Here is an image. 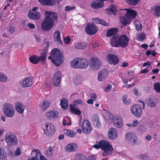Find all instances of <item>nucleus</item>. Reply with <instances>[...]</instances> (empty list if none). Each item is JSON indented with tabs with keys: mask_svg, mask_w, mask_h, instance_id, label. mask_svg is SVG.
Here are the masks:
<instances>
[{
	"mask_svg": "<svg viewBox=\"0 0 160 160\" xmlns=\"http://www.w3.org/2000/svg\"><path fill=\"white\" fill-rule=\"evenodd\" d=\"M38 56L35 55H33L31 56L29 58V59L31 63L34 64H37L38 63Z\"/></svg>",
	"mask_w": 160,
	"mask_h": 160,
	"instance_id": "36",
	"label": "nucleus"
},
{
	"mask_svg": "<svg viewBox=\"0 0 160 160\" xmlns=\"http://www.w3.org/2000/svg\"><path fill=\"white\" fill-rule=\"evenodd\" d=\"M108 138L111 140L115 139L117 137V130L114 128H111L108 129Z\"/></svg>",
	"mask_w": 160,
	"mask_h": 160,
	"instance_id": "18",
	"label": "nucleus"
},
{
	"mask_svg": "<svg viewBox=\"0 0 160 160\" xmlns=\"http://www.w3.org/2000/svg\"><path fill=\"white\" fill-rule=\"evenodd\" d=\"M120 22L122 24V27H124L130 23V20L127 18L126 17L120 16Z\"/></svg>",
	"mask_w": 160,
	"mask_h": 160,
	"instance_id": "30",
	"label": "nucleus"
},
{
	"mask_svg": "<svg viewBox=\"0 0 160 160\" xmlns=\"http://www.w3.org/2000/svg\"><path fill=\"white\" fill-rule=\"evenodd\" d=\"M4 149L1 148H0V158L1 159H4L6 157V154L4 152Z\"/></svg>",
	"mask_w": 160,
	"mask_h": 160,
	"instance_id": "50",
	"label": "nucleus"
},
{
	"mask_svg": "<svg viewBox=\"0 0 160 160\" xmlns=\"http://www.w3.org/2000/svg\"><path fill=\"white\" fill-rule=\"evenodd\" d=\"M63 133L66 136H68L70 137H75L76 134V133L73 131L68 130V129H65L63 130Z\"/></svg>",
	"mask_w": 160,
	"mask_h": 160,
	"instance_id": "33",
	"label": "nucleus"
},
{
	"mask_svg": "<svg viewBox=\"0 0 160 160\" xmlns=\"http://www.w3.org/2000/svg\"><path fill=\"white\" fill-rule=\"evenodd\" d=\"M70 111L73 113L80 115L81 114V112L80 110L78 109L75 108L72 105H69Z\"/></svg>",
	"mask_w": 160,
	"mask_h": 160,
	"instance_id": "37",
	"label": "nucleus"
},
{
	"mask_svg": "<svg viewBox=\"0 0 160 160\" xmlns=\"http://www.w3.org/2000/svg\"><path fill=\"white\" fill-rule=\"evenodd\" d=\"M145 102L148 106L151 107H155L157 104L156 101L151 98H149L148 99H146Z\"/></svg>",
	"mask_w": 160,
	"mask_h": 160,
	"instance_id": "28",
	"label": "nucleus"
},
{
	"mask_svg": "<svg viewBox=\"0 0 160 160\" xmlns=\"http://www.w3.org/2000/svg\"><path fill=\"white\" fill-rule=\"evenodd\" d=\"M8 79L7 77L3 73L0 72V81L2 82H6Z\"/></svg>",
	"mask_w": 160,
	"mask_h": 160,
	"instance_id": "49",
	"label": "nucleus"
},
{
	"mask_svg": "<svg viewBox=\"0 0 160 160\" xmlns=\"http://www.w3.org/2000/svg\"><path fill=\"white\" fill-rule=\"evenodd\" d=\"M54 148L49 147L48 149L46 151V154L49 156H52L53 155Z\"/></svg>",
	"mask_w": 160,
	"mask_h": 160,
	"instance_id": "46",
	"label": "nucleus"
},
{
	"mask_svg": "<svg viewBox=\"0 0 160 160\" xmlns=\"http://www.w3.org/2000/svg\"><path fill=\"white\" fill-rule=\"evenodd\" d=\"M47 51H42L40 53L41 56L40 57H38V62L39 61H41L43 64H44L47 57Z\"/></svg>",
	"mask_w": 160,
	"mask_h": 160,
	"instance_id": "29",
	"label": "nucleus"
},
{
	"mask_svg": "<svg viewBox=\"0 0 160 160\" xmlns=\"http://www.w3.org/2000/svg\"><path fill=\"white\" fill-rule=\"evenodd\" d=\"M32 84V78H26L20 82V86L23 88L30 87Z\"/></svg>",
	"mask_w": 160,
	"mask_h": 160,
	"instance_id": "14",
	"label": "nucleus"
},
{
	"mask_svg": "<svg viewBox=\"0 0 160 160\" xmlns=\"http://www.w3.org/2000/svg\"><path fill=\"white\" fill-rule=\"evenodd\" d=\"M138 130L140 131L141 132L143 133L146 131V128L144 125H141L138 128Z\"/></svg>",
	"mask_w": 160,
	"mask_h": 160,
	"instance_id": "53",
	"label": "nucleus"
},
{
	"mask_svg": "<svg viewBox=\"0 0 160 160\" xmlns=\"http://www.w3.org/2000/svg\"><path fill=\"white\" fill-rule=\"evenodd\" d=\"M78 145L75 143L68 144L65 147V150L67 152H75L78 149Z\"/></svg>",
	"mask_w": 160,
	"mask_h": 160,
	"instance_id": "22",
	"label": "nucleus"
},
{
	"mask_svg": "<svg viewBox=\"0 0 160 160\" xmlns=\"http://www.w3.org/2000/svg\"><path fill=\"white\" fill-rule=\"evenodd\" d=\"M28 16L29 18L31 19L37 20L41 18V14L38 12H28Z\"/></svg>",
	"mask_w": 160,
	"mask_h": 160,
	"instance_id": "23",
	"label": "nucleus"
},
{
	"mask_svg": "<svg viewBox=\"0 0 160 160\" xmlns=\"http://www.w3.org/2000/svg\"><path fill=\"white\" fill-rule=\"evenodd\" d=\"M82 128L83 132L88 134L90 133L92 130L91 125L89 121L84 119L82 123Z\"/></svg>",
	"mask_w": 160,
	"mask_h": 160,
	"instance_id": "10",
	"label": "nucleus"
},
{
	"mask_svg": "<svg viewBox=\"0 0 160 160\" xmlns=\"http://www.w3.org/2000/svg\"><path fill=\"white\" fill-rule=\"evenodd\" d=\"M141 157L142 158V160H148V157L145 155H141Z\"/></svg>",
	"mask_w": 160,
	"mask_h": 160,
	"instance_id": "62",
	"label": "nucleus"
},
{
	"mask_svg": "<svg viewBox=\"0 0 160 160\" xmlns=\"http://www.w3.org/2000/svg\"><path fill=\"white\" fill-rule=\"evenodd\" d=\"M27 25L29 28L32 29H34L35 28V25L31 23H28Z\"/></svg>",
	"mask_w": 160,
	"mask_h": 160,
	"instance_id": "63",
	"label": "nucleus"
},
{
	"mask_svg": "<svg viewBox=\"0 0 160 160\" xmlns=\"http://www.w3.org/2000/svg\"><path fill=\"white\" fill-rule=\"evenodd\" d=\"M74 82L76 84L78 85L82 83V76L80 75H77L74 78Z\"/></svg>",
	"mask_w": 160,
	"mask_h": 160,
	"instance_id": "38",
	"label": "nucleus"
},
{
	"mask_svg": "<svg viewBox=\"0 0 160 160\" xmlns=\"http://www.w3.org/2000/svg\"><path fill=\"white\" fill-rule=\"evenodd\" d=\"M62 124L63 126H66L67 125H70L71 124V122L70 123L67 122V120L65 119H63L62 122Z\"/></svg>",
	"mask_w": 160,
	"mask_h": 160,
	"instance_id": "60",
	"label": "nucleus"
},
{
	"mask_svg": "<svg viewBox=\"0 0 160 160\" xmlns=\"http://www.w3.org/2000/svg\"><path fill=\"white\" fill-rule=\"evenodd\" d=\"M15 107L17 112L20 114L23 113L25 107L20 102H17L15 104Z\"/></svg>",
	"mask_w": 160,
	"mask_h": 160,
	"instance_id": "25",
	"label": "nucleus"
},
{
	"mask_svg": "<svg viewBox=\"0 0 160 160\" xmlns=\"http://www.w3.org/2000/svg\"><path fill=\"white\" fill-rule=\"evenodd\" d=\"M15 28L12 26H10L8 29V31L10 33H12L14 31Z\"/></svg>",
	"mask_w": 160,
	"mask_h": 160,
	"instance_id": "57",
	"label": "nucleus"
},
{
	"mask_svg": "<svg viewBox=\"0 0 160 160\" xmlns=\"http://www.w3.org/2000/svg\"><path fill=\"white\" fill-rule=\"evenodd\" d=\"M108 12L113 13L114 14H116V12L117 11V7L115 5H112L108 8Z\"/></svg>",
	"mask_w": 160,
	"mask_h": 160,
	"instance_id": "40",
	"label": "nucleus"
},
{
	"mask_svg": "<svg viewBox=\"0 0 160 160\" xmlns=\"http://www.w3.org/2000/svg\"><path fill=\"white\" fill-rule=\"evenodd\" d=\"M92 8L95 9H98L102 7L104 5V3H102L101 0H95L93 1L90 4Z\"/></svg>",
	"mask_w": 160,
	"mask_h": 160,
	"instance_id": "21",
	"label": "nucleus"
},
{
	"mask_svg": "<svg viewBox=\"0 0 160 160\" xmlns=\"http://www.w3.org/2000/svg\"><path fill=\"white\" fill-rule=\"evenodd\" d=\"M52 56L48 57L49 59H52V62L57 67L60 65L64 61L63 55L62 52L58 48L53 49L50 53Z\"/></svg>",
	"mask_w": 160,
	"mask_h": 160,
	"instance_id": "2",
	"label": "nucleus"
},
{
	"mask_svg": "<svg viewBox=\"0 0 160 160\" xmlns=\"http://www.w3.org/2000/svg\"><path fill=\"white\" fill-rule=\"evenodd\" d=\"M45 17L42 23L41 28L43 30L47 31L52 28L54 22H57L58 15L56 13L51 11H46Z\"/></svg>",
	"mask_w": 160,
	"mask_h": 160,
	"instance_id": "1",
	"label": "nucleus"
},
{
	"mask_svg": "<svg viewBox=\"0 0 160 160\" xmlns=\"http://www.w3.org/2000/svg\"><path fill=\"white\" fill-rule=\"evenodd\" d=\"M75 159L76 160H86V158L82 154H77L75 155Z\"/></svg>",
	"mask_w": 160,
	"mask_h": 160,
	"instance_id": "44",
	"label": "nucleus"
},
{
	"mask_svg": "<svg viewBox=\"0 0 160 160\" xmlns=\"http://www.w3.org/2000/svg\"><path fill=\"white\" fill-rule=\"evenodd\" d=\"M71 66L75 68L86 69L89 64L88 60L81 58H76L70 62Z\"/></svg>",
	"mask_w": 160,
	"mask_h": 160,
	"instance_id": "3",
	"label": "nucleus"
},
{
	"mask_svg": "<svg viewBox=\"0 0 160 160\" xmlns=\"http://www.w3.org/2000/svg\"><path fill=\"white\" fill-rule=\"evenodd\" d=\"M145 34L140 33L137 35V38L138 40L142 41L145 39Z\"/></svg>",
	"mask_w": 160,
	"mask_h": 160,
	"instance_id": "51",
	"label": "nucleus"
},
{
	"mask_svg": "<svg viewBox=\"0 0 160 160\" xmlns=\"http://www.w3.org/2000/svg\"><path fill=\"white\" fill-rule=\"evenodd\" d=\"M107 61L111 64L116 65L119 62L118 57L115 54H109L107 56Z\"/></svg>",
	"mask_w": 160,
	"mask_h": 160,
	"instance_id": "17",
	"label": "nucleus"
},
{
	"mask_svg": "<svg viewBox=\"0 0 160 160\" xmlns=\"http://www.w3.org/2000/svg\"><path fill=\"white\" fill-rule=\"evenodd\" d=\"M126 3L129 5L134 6L137 5L140 0H125Z\"/></svg>",
	"mask_w": 160,
	"mask_h": 160,
	"instance_id": "43",
	"label": "nucleus"
},
{
	"mask_svg": "<svg viewBox=\"0 0 160 160\" xmlns=\"http://www.w3.org/2000/svg\"><path fill=\"white\" fill-rule=\"evenodd\" d=\"M3 111L4 114L7 117H12L14 114V108L11 104L6 103L3 106Z\"/></svg>",
	"mask_w": 160,
	"mask_h": 160,
	"instance_id": "5",
	"label": "nucleus"
},
{
	"mask_svg": "<svg viewBox=\"0 0 160 160\" xmlns=\"http://www.w3.org/2000/svg\"><path fill=\"white\" fill-rule=\"evenodd\" d=\"M51 42H46L45 44L44 45H46L45 46L44 48L43 49V51H47V50L48 49V47H49V46L51 44Z\"/></svg>",
	"mask_w": 160,
	"mask_h": 160,
	"instance_id": "56",
	"label": "nucleus"
},
{
	"mask_svg": "<svg viewBox=\"0 0 160 160\" xmlns=\"http://www.w3.org/2000/svg\"><path fill=\"white\" fill-rule=\"evenodd\" d=\"M93 19H95L96 20V21H98V23L100 24H101L103 26H109L108 24L106 23L105 21L102 19H100L99 18H93Z\"/></svg>",
	"mask_w": 160,
	"mask_h": 160,
	"instance_id": "45",
	"label": "nucleus"
},
{
	"mask_svg": "<svg viewBox=\"0 0 160 160\" xmlns=\"http://www.w3.org/2000/svg\"><path fill=\"white\" fill-rule=\"evenodd\" d=\"M86 46L87 44L85 42H79L76 44L74 47L77 49H85Z\"/></svg>",
	"mask_w": 160,
	"mask_h": 160,
	"instance_id": "35",
	"label": "nucleus"
},
{
	"mask_svg": "<svg viewBox=\"0 0 160 160\" xmlns=\"http://www.w3.org/2000/svg\"><path fill=\"white\" fill-rule=\"evenodd\" d=\"M126 96H123L122 98V102L125 104H128L130 102L131 100L130 99L126 100Z\"/></svg>",
	"mask_w": 160,
	"mask_h": 160,
	"instance_id": "52",
	"label": "nucleus"
},
{
	"mask_svg": "<svg viewBox=\"0 0 160 160\" xmlns=\"http://www.w3.org/2000/svg\"><path fill=\"white\" fill-rule=\"evenodd\" d=\"M136 28L138 31L140 30L142 28V24L138 21H136L134 22Z\"/></svg>",
	"mask_w": 160,
	"mask_h": 160,
	"instance_id": "48",
	"label": "nucleus"
},
{
	"mask_svg": "<svg viewBox=\"0 0 160 160\" xmlns=\"http://www.w3.org/2000/svg\"><path fill=\"white\" fill-rule=\"evenodd\" d=\"M138 124V121L137 120H135L133 121L132 125L133 127L136 126Z\"/></svg>",
	"mask_w": 160,
	"mask_h": 160,
	"instance_id": "61",
	"label": "nucleus"
},
{
	"mask_svg": "<svg viewBox=\"0 0 160 160\" xmlns=\"http://www.w3.org/2000/svg\"><path fill=\"white\" fill-rule=\"evenodd\" d=\"M119 43V37L117 36H114L111 38L110 41V44L111 45L114 47H118Z\"/></svg>",
	"mask_w": 160,
	"mask_h": 160,
	"instance_id": "26",
	"label": "nucleus"
},
{
	"mask_svg": "<svg viewBox=\"0 0 160 160\" xmlns=\"http://www.w3.org/2000/svg\"><path fill=\"white\" fill-rule=\"evenodd\" d=\"M61 72L60 71L57 72L54 74L53 83L55 86L58 87L59 85L61 78Z\"/></svg>",
	"mask_w": 160,
	"mask_h": 160,
	"instance_id": "16",
	"label": "nucleus"
},
{
	"mask_svg": "<svg viewBox=\"0 0 160 160\" xmlns=\"http://www.w3.org/2000/svg\"><path fill=\"white\" fill-rule=\"evenodd\" d=\"M98 31V28L96 26L92 23H88L87 24L85 29L87 33L89 35H93Z\"/></svg>",
	"mask_w": 160,
	"mask_h": 160,
	"instance_id": "11",
	"label": "nucleus"
},
{
	"mask_svg": "<svg viewBox=\"0 0 160 160\" xmlns=\"http://www.w3.org/2000/svg\"><path fill=\"white\" fill-rule=\"evenodd\" d=\"M82 101L81 99H77L75 100L73 102V105L74 106L78 105L79 104H81L82 103Z\"/></svg>",
	"mask_w": 160,
	"mask_h": 160,
	"instance_id": "54",
	"label": "nucleus"
},
{
	"mask_svg": "<svg viewBox=\"0 0 160 160\" xmlns=\"http://www.w3.org/2000/svg\"><path fill=\"white\" fill-rule=\"evenodd\" d=\"M126 140L132 146H134L137 143L138 138L135 133L133 132H130L126 133L125 135Z\"/></svg>",
	"mask_w": 160,
	"mask_h": 160,
	"instance_id": "6",
	"label": "nucleus"
},
{
	"mask_svg": "<svg viewBox=\"0 0 160 160\" xmlns=\"http://www.w3.org/2000/svg\"><path fill=\"white\" fill-rule=\"evenodd\" d=\"M96 156L95 155L90 156L88 158V160H96Z\"/></svg>",
	"mask_w": 160,
	"mask_h": 160,
	"instance_id": "64",
	"label": "nucleus"
},
{
	"mask_svg": "<svg viewBox=\"0 0 160 160\" xmlns=\"http://www.w3.org/2000/svg\"><path fill=\"white\" fill-rule=\"evenodd\" d=\"M43 130L45 134L49 136L54 133L55 128L53 124L47 122L45 123V128L43 129Z\"/></svg>",
	"mask_w": 160,
	"mask_h": 160,
	"instance_id": "9",
	"label": "nucleus"
},
{
	"mask_svg": "<svg viewBox=\"0 0 160 160\" xmlns=\"http://www.w3.org/2000/svg\"><path fill=\"white\" fill-rule=\"evenodd\" d=\"M123 10L127 11L126 16L129 19L131 20L135 18L137 15V12L135 11L127 8L124 9Z\"/></svg>",
	"mask_w": 160,
	"mask_h": 160,
	"instance_id": "20",
	"label": "nucleus"
},
{
	"mask_svg": "<svg viewBox=\"0 0 160 160\" xmlns=\"http://www.w3.org/2000/svg\"><path fill=\"white\" fill-rule=\"evenodd\" d=\"M50 103L48 102L44 101L42 102L40 105L41 108L43 111H45L47 108L49 106Z\"/></svg>",
	"mask_w": 160,
	"mask_h": 160,
	"instance_id": "41",
	"label": "nucleus"
},
{
	"mask_svg": "<svg viewBox=\"0 0 160 160\" xmlns=\"http://www.w3.org/2000/svg\"><path fill=\"white\" fill-rule=\"evenodd\" d=\"M93 124L96 127H98L99 126L100 124L99 122L98 118L96 115H93L91 117Z\"/></svg>",
	"mask_w": 160,
	"mask_h": 160,
	"instance_id": "32",
	"label": "nucleus"
},
{
	"mask_svg": "<svg viewBox=\"0 0 160 160\" xmlns=\"http://www.w3.org/2000/svg\"><path fill=\"white\" fill-rule=\"evenodd\" d=\"M128 41L129 39L128 37L125 34H122L119 37L118 47L120 46L123 48L126 47L128 45Z\"/></svg>",
	"mask_w": 160,
	"mask_h": 160,
	"instance_id": "13",
	"label": "nucleus"
},
{
	"mask_svg": "<svg viewBox=\"0 0 160 160\" xmlns=\"http://www.w3.org/2000/svg\"><path fill=\"white\" fill-rule=\"evenodd\" d=\"M98 144L100 146V148L104 151L102 154L103 156H107L110 155L113 150V148L109 143L105 140L100 141Z\"/></svg>",
	"mask_w": 160,
	"mask_h": 160,
	"instance_id": "4",
	"label": "nucleus"
},
{
	"mask_svg": "<svg viewBox=\"0 0 160 160\" xmlns=\"http://www.w3.org/2000/svg\"><path fill=\"white\" fill-rule=\"evenodd\" d=\"M58 115V113L55 111H51L46 114L47 118L49 120L56 118Z\"/></svg>",
	"mask_w": 160,
	"mask_h": 160,
	"instance_id": "24",
	"label": "nucleus"
},
{
	"mask_svg": "<svg viewBox=\"0 0 160 160\" xmlns=\"http://www.w3.org/2000/svg\"><path fill=\"white\" fill-rule=\"evenodd\" d=\"M75 8V7L74 6L70 7L69 6H66L65 7V10L66 11H69L72 10Z\"/></svg>",
	"mask_w": 160,
	"mask_h": 160,
	"instance_id": "55",
	"label": "nucleus"
},
{
	"mask_svg": "<svg viewBox=\"0 0 160 160\" xmlns=\"http://www.w3.org/2000/svg\"><path fill=\"white\" fill-rule=\"evenodd\" d=\"M41 4L44 5L51 6L54 3L53 0H38Z\"/></svg>",
	"mask_w": 160,
	"mask_h": 160,
	"instance_id": "34",
	"label": "nucleus"
},
{
	"mask_svg": "<svg viewBox=\"0 0 160 160\" xmlns=\"http://www.w3.org/2000/svg\"><path fill=\"white\" fill-rule=\"evenodd\" d=\"M100 61L95 58H91L89 60L90 68L92 70H98L101 66Z\"/></svg>",
	"mask_w": 160,
	"mask_h": 160,
	"instance_id": "8",
	"label": "nucleus"
},
{
	"mask_svg": "<svg viewBox=\"0 0 160 160\" xmlns=\"http://www.w3.org/2000/svg\"><path fill=\"white\" fill-rule=\"evenodd\" d=\"M91 98L93 100H94V101H97V97L95 93H92L91 96Z\"/></svg>",
	"mask_w": 160,
	"mask_h": 160,
	"instance_id": "58",
	"label": "nucleus"
},
{
	"mask_svg": "<svg viewBox=\"0 0 160 160\" xmlns=\"http://www.w3.org/2000/svg\"><path fill=\"white\" fill-rule=\"evenodd\" d=\"M60 105L62 108L63 109L67 108L68 106V101L65 98L61 99L60 101Z\"/></svg>",
	"mask_w": 160,
	"mask_h": 160,
	"instance_id": "39",
	"label": "nucleus"
},
{
	"mask_svg": "<svg viewBox=\"0 0 160 160\" xmlns=\"http://www.w3.org/2000/svg\"><path fill=\"white\" fill-rule=\"evenodd\" d=\"M113 122L114 126L117 128H121L123 126V121L119 116H115L113 118Z\"/></svg>",
	"mask_w": 160,
	"mask_h": 160,
	"instance_id": "15",
	"label": "nucleus"
},
{
	"mask_svg": "<svg viewBox=\"0 0 160 160\" xmlns=\"http://www.w3.org/2000/svg\"><path fill=\"white\" fill-rule=\"evenodd\" d=\"M154 89L156 92H160V83L158 82L155 83L153 85Z\"/></svg>",
	"mask_w": 160,
	"mask_h": 160,
	"instance_id": "47",
	"label": "nucleus"
},
{
	"mask_svg": "<svg viewBox=\"0 0 160 160\" xmlns=\"http://www.w3.org/2000/svg\"><path fill=\"white\" fill-rule=\"evenodd\" d=\"M108 75V70L107 69H103L99 72L98 79V81L102 82L105 80Z\"/></svg>",
	"mask_w": 160,
	"mask_h": 160,
	"instance_id": "19",
	"label": "nucleus"
},
{
	"mask_svg": "<svg viewBox=\"0 0 160 160\" xmlns=\"http://www.w3.org/2000/svg\"><path fill=\"white\" fill-rule=\"evenodd\" d=\"M131 111L132 114L137 117H140L142 114L141 108L137 104L133 105L131 108Z\"/></svg>",
	"mask_w": 160,
	"mask_h": 160,
	"instance_id": "12",
	"label": "nucleus"
},
{
	"mask_svg": "<svg viewBox=\"0 0 160 160\" xmlns=\"http://www.w3.org/2000/svg\"><path fill=\"white\" fill-rule=\"evenodd\" d=\"M5 140L9 145H15L18 143L17 138L13 134H8L6 135Z\"/></svg>",
	"mask_w": 160,
	"mask_h": 160,
	"instance_id": "7",
	"label": "nucleus"
},
{
	"mask_svg": "<svg viewBox=\"0 0 160 160\" xmlns=\"http://www.w3.org/2000/svg\"><path fill=\"white\" fill-rule=\"evenodd\" d=\"M54 39L55 42L57 41L59 44L62 45V42L61 40L60 32L58 30H57L54 34Z\"/></svg>",
	"mask_w": 160,
	"mask_h": 160,
	"instance_id": "27",
	"label": "nucleus"
},
{
	"mask_svg": "<svg viewBox=\"0 0 160 160\" xmlns=\"http://www.w3.org/2000/svg\"><path fill=\"white\" fill-rule=\"evenodd\" d=\"M118 32V30L117 28H112L108 30L107 32L106 36L109 37L114 36Z\"/></svg>",
	"mask_w": 160,
	"mask_h": 160,
	"instance_id": "31",
	"label": "nucleus"
},
{
	"mask_svg": "<svg viewBox=\"0 0 160 160\" xmlns=\"http://www.w3.org/2000/svg\"><path fill=\"white\" fill-rule=\"evenodd\" d=\"M154 13L156 16L159 17L160 16V5H157L154 7Z\"/></svg>",
	"mask_w": 160,
	"mask_h": 160,
	"instance_id": "42",
	"label": "nucleus"
},
{
	"mask_svg": "<svg viewBox=\"0 0 160 160\" xmlns=\"http://www.w3.org/2000/svg\"><path fill=\"white\" fill-rule=\"evenodd\" d=\"M63 40L65 43L68 44L70 42L71 39L69 37H67L66 38H64Z\"/></svg>",
	"mask_w": 160,
	"mask_h": 160,
	"instance_id": "59",
	"label": "nucleus"
}]
</instances>
